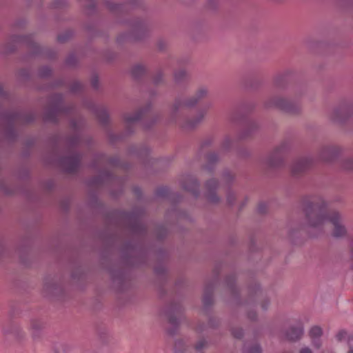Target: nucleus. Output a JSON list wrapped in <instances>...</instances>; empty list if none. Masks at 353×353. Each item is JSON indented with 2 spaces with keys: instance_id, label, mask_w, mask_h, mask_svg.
Instances as JSON below:
<instances>
[{
  "instance_id": "nucleus-1",
  "label": "nucleus",
  "mask_w": 353,
  "mask_h": 353,
  "mask_svg": "<svg viewBox=\"0 0 353 353\" xmlns=\"http://www.w3.org/2000/svg\"><path fill=\"white\" fill-rule=\"evenodd\" d=\"M305 211L311 226L319 228L329 223L334 227L333 235L334 236L339 237L345 234L346 230L341 224L339 213L335 211H329L326 203L321 198H316L309 202Z\"/></svg>"
},
{
  "instance_id": "nucleus-2",
  "label": "nucleus",
  "mask_w": 353,
  "mask_h": 353,
  "mask_svg": "<svg viewBox=\"0 0 353 353\" xmlns=\"http://www.w3.org/2000/svg\"><path fill=\"white\" fill-rule=\"evenodd\" d=\"M335 337L339 342L347 341L349 348L347 353H353V336L346 330H341L336 333Z\"/></svg>"
},
{
  "instance_id": "nucleus-3",
  "label": "nucleus",
  "mask_w": 353,
  "mask_h": 353,
  "mask_svg": "<svg viewBox=\"0 0 353 353\" xmlns=\"http://www.w3.org/2000/svg\"><path fill=\"white\" fill-rule=\"evenodd\" d=\"M323 334V331L319 326H313L310 330V336L312 339V344L316 348H319L321 346V336Z\"/></svg>"
},
{
  "instance_id": "nucleus-4",
  "label": "nucleus",
  "mask_w": 353,
  "mask_h": 353,
  "mask_svg": "<svg viewBox=\"0 0 353 353\" xmlns=\"http://www.w3.org/2000/svg\"><path fill=\"white\" fill-rule=\"evenodd\" d=\"M303 332V326L299 323L296 327H292L286 333V339L290 341H295L301 338Z\"/></svg>"
},
{
  "instance_id": "nucleus-5",
  "label": "nucleus",
  "mask_w": 353,
  "mask_h": 353,
  "mask_svg": "<svg viewBox=\"0 0 353 353\" xmlns=\"http://www.w3.org/2000/svg\"><path fill=\"white\" fill-rule=\"evenodd\" d=\"M310 162L307 159H301L296 161L292 168L293 174H299L303 172L308 166Z\"/></svg>"
},
{
  "instance_id": "nucleus-6",
  "label": "nucleus",
  "mask_w": 353,
  "mask_h": 353,
  "mask_svg": "<svg viewBox=\"0 0 353 353\" xmlns=\"http://www.w3.org/2000/svg\"><path fill=\"white\" fill-rule=\"evenodd\" d=\"M79 157L77 155L68 158L66 159L67 171L70 173L76 172L79 165Z\"/></svg>"
},
{
  "instance_id": "nucleus-7",
  "label": "nucleus",
  "mask_w": 353,
  "mask_h": 353,
  "mask_svg": "<svg viewBox=\"0 0 353 353\" xmlns=\"http://www.w3.org/2000/svg\"><path fill=\"white\" fill-rule=\"evenodd\" d=\"M278 108L289 112H294L293 104L291 101L285 99H279L276 101L275 104Z\"/></svg>"
},
{
  "instance_id": "nucleus-8",
  "label": "nucleus",
  "mask_w": 353,
  "mask_h": 353,
  "mask_svg": "<svg viewBox=\"0 0 353 353\" xmlns=\"http://www.w3.org/2000/svg\"><path fill=\"white\" fill-rule=\"evenodd\" d=\"M142 117V112H137L132 114H126L125 116V121L126 123L128 124H132L139 119H141Z\"/></svg>"
},
{
  "instance_id": "nucleus-9",
  "label": "nucleus",
  "mask_w": 353,
  "mask_h": 353,
  "mask_svg": "<svg viewBox=\"0 0 353 353\" xmlns=\"http://www.w3.org/2000/svg\"><path fill=\"white\" fill-rule=\"evenodd\" d=\"M207 93V90L205 88H202L201 89L199 90L197 94H196V99H194L193 101H189L188 102H186L184 105L185 106H192L193 105L194 103H196L197 102V101L202 98L203 97H204Z\"/></svg>"
},
{
  "instance_id": "nucleus-10",
  "label": "nucleus",
  "mask_w": 353,
  "mask_h": 353,
  "mask_svg": "<svg viewBox=\"0 0 353 353\" xmlns=\"http://www.w3.org/2000/svg\"><path fill=\"white\" fill-rule=\"evenodd\" d=\"M244 353H261V350L259 345L256 343L252 346L245 345L244 347Z\"/></svg>"
},
{
  "instance_id": "nucleus-11",
  "label": "nucleus",
  "mask_w": 353,
  "mask_h": 353,
  "mask_svg": "<svg viewBox=\"0 0 353 353\" xmlns=\"http://www.w3.org/2000/svg\"><path fill=\"white\" fill-rule=\"evenodd\" d=\"M144 68L141 65H137L133 68L132 72L135 76H139L143 74Z\"/></svg>"
},
{
  "instance_id": "nucleus-12",
  "label": "nucleus",
  "mask_w": 353,
  "mask_h": 353,
  "mask_svg": "<svg viewBox=\"0 0 353 353\" xmlns=\"http://www.w3.org/2000/svg\"><path fill=\"white\" fill-rule=\"evenodd\" d=\"M203 117H204V114L203 113L200 114L199 117H197L195 121L189 122L187 124V126L188 127H193V126H194L197 123H199L203 118Z\"/></svg>"
},
{
  "instance_id": "nucleus-13",
  "label": "nucleus",
  "mask_w": 353,
  "mask_h": 353,
  "mask_svg": "<svg viewBox=\"0 0 353 353\" xmlns=\"http://www.w3.org/2000/svg\"><path fill=\"white\" fill-rule=\"evenodd\" d=\"M185 75V72L183 70H179L175 73V79L176 81H179L183 78Z\"/></svg>"
},
{
  "instance_id": "nucleus-14",
  "label": "nucleus",
  "mask_w": 353,
  "mask_h": 353,
  "mask_svg": "<svg viewBox=\"0 0 353 353\" xmlns=\"http://www.w3.org/2000/svg\"><path fill=\"white\" fill-rule=\"evenodd\" d=\"M232 334L235 338L240 339L243 336V330L241 329L233 330Z\"/></svg>"
},
{
  "instance_id": "nucleus-15",
  "label": "nucleus",
  "mask_w": 353,
  "mask_h": 353,
  "mask_svg": "<svg viewBox=\"0 0 353 353\" xmlns=\"http://www.w3.org/2000/svg\"><path fill=\"white\" fill-rule=\"evenodd\" d=\"M206 185L210 189H213L216 187L217 181L215 179H211L207 182Z\"/></svg>"
},
{
  "instance_id": "nucleus-16",
  "label": "nucleus",
  "mask_w": 353,
  "mask_h": 353,
  "mask_svg": "<svg viewBox=\"0 0 353 353\" xmlns=\"http://www.w3.org/2000/svg\"><path fill=\"white\" fill-rule=\"evenodd\" d=\"M169 322L172 325L175 326L179 324V321L176 316H172L169 318Z\"/></svg>"
},
{
  "instance_id": "nucleus-17",
  "label": "nucleus",
  "mask_w": 353,
  "mask_h": 353,
  "mask_svg": "<svg viewBox=\"0 0 353 353\" xmlns=\"http://www.w3.org/2000/svg\"><path fill=\"white\" fill-rule=\"evenodd\" d=\"M205 341L204 340H201V341H199L197 343V344L196 345V349L197 350H201L205 346Z\"/></svg>"
},
{
  "instance_id": "nucleus-18",
  "label": "nucleus",
  "mask_w": 353,
  "mask_h": 353,
  "mask_svg": "<svg viewBox=\"0 0 353 353\" xmlns=\"http://www.w3.org/2000/svg\"><path fill=\"white\" fill-rule=\"evenodd\" d=\"M265 210H266V206L265 204H263V203L259 204V208H258V210L259 212L264 213L265 212Z\"/></svg>"
},
{
  "instance_id": "nucleus-19",
  "label": "nucleus",
  "mask_w": 353,
  "mask_h": 353,
  "mask_svg": "<svg viewBox=\"0 0 353 353\" xmlns=\"http://www.w3.org/2000/svg\"><path fill=\"white\" fill-rule=\"evenodd\" d=\"M299 353H312V350L308 347H303L300 350Z\"/></svg>"
},
{
  "instance_id": "nucleus-20",
  "label": "nucleus",
  "mask_w": 353,
  "mask_h": 353,
  "mask_svg": "<svg viewBox=\"0 0 353 353\" xmlns=\"http://www.w3.org/2000/svg\"><path fill=\"white\" fill-rule=\"evenodd\" d=\"M208 159L211 161H216L217 159V157L215 154H210L208 157Z\"/></svg>"
},
{
  "instance_id": "nucleus-21",
  "label": "nucleus",
  "mask_w": 353,
  "mask_h": 353,
  "mask_svg": "<svg viewBox=\"0 0 353 353\" xmlns=\"http://www.w3.org/2000/svg\"><path fill=\"white\" fill-rule=\"evenodd\" d=\"M282 151L281 149H276L274 152V157H280Z\"/></svg>"
},
{
  "instance_id": "nucleus-22",
  "label": "nucleus",
  "mask_w": 353,
  "mask_h": 353,
  "mask_svg": "<svg viewBox=\"0 0 353 353\" xmlns=\"http://www.w3.org/2000/svg\"><path fill=\"white\" fill-rule=\"evenodd\" d=\"M279 163L278 162H276V161H274V160H272V159H271V161H270V165L271 166H277V165H279Z\"/></svg>"
},
{
  "instance_id": "nucleus-23",
  "label": "nucleus",
  "mask_w": 353,
  "mask_h": 353,
  "mask_svg": "<svg viewBox=\"0 0 353 353\" xmlns=\"http://www.w3.org/2000/svg\"><path fill=\"white\" fill-rule=\"evenodd\" d=\"M352 259H353V239L352 240Z\"/></svg>"
},
{
  "instance_id": "nucleus-24",
  "label": "nucleus",
  "mask_w": 353,
  "mask_h": 353,
  "mask_svg": "<svg viewBox=\"0 0 353 353\" xmlns=\"http://www.w3.org/2000/svg\"><path fill=\"white\" fill-rule=\"evenodd\" d=\"M212 201H218V199L216 197H214V198H212Z\"/></svg>"
},
{
  "instance_id": "nucleus-25",
  "label": "nucleus",
  "mask_w": 353,
  "mask_h": 353,
  "mask_svg": "<svg viewBox=\"0 0 353 353\" xmlns=\"http://www.w3.org/2000/svg\"><path fill=\"white\" fill-rule=\"evenodd\" d=\"M177 345H177V344H176L175 348H176L177 350H179V349L178 348V346H177Z\"/></svg>"
}]
</instances>
